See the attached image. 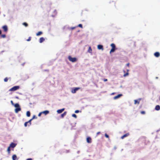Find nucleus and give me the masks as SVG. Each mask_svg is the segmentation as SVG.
Returning <instances> with one entry per match:
<instances>
[{"instance_id": "obj_1", "label": "nucleus", "mask_w": 160, "mask_h": 160, "mask_svg": "<svg viewBox=\"0 0 160 160\" xmlns=\"http://www.w3.org/2000/svg\"><path fill=\"white\" fill-rule=\"evenodd\" d=\"M14 106L16 108L15 109V112L16 113H17L18 112L21 111V108L18 103H16L14 104Z\"/></svg>"}, {"instance_id": "obj_2", "label": "nucleus", "mask_w": 160, "mask_h": 160, "mask_svg": "<svg viewBox=\"0 0 160 160\" xmlns=\"http://www.w3.org/2000/svg\"><path fill=\"white\" fill-rule=\"evenodd\" d=\"M110 46L112 48V49H111L110 51V53H111V52H114L116 48L115 45L114 43H112L111 44Z\"/></svg>"}, {"instance_id": "obj_3", "label": "nucleus", "mask_w": 160, "mask_h": 160, "mask_svg": "<svg viewBox=\"0 0 160 160\" xmlns=\"http://www.w3.org/2000/svg\"><path fill=\"white\" fill-rule=\"evenodd\" d=\"M19 86H15L10 89H9V91H16L19 88Z\"/></svg>"}, {"instance_id": "obj_4", "label": "nucleus", "mask_w": 160, "mask_h": 160, "mask_svg": "<svg viewBox=\"0 0 160 160\" xmlns=\"http://www.w3.org/2000/svg\"><path fill=\"white\" fill-rule=\"evenodd\" d=\"M69 60L72 62H74L77 61V59L75 58H72L70 56H69L68 57Z\"/></svg>"}, {"instance_id": "obj_5", "label": "nucleus", "mask_w": 160, "mask_h": 160, "mask_svg": "<svg viewBox=\"0 0 160 160\" xmlns=\"http://www.w3.org/2000/svg\"><path fill=\"white\" fill-rule=\"evenodd\" d=\"M28 126H30L31 124V120H29L28 121L25 122L24 124V126L26 127L28 126Z\"/></svg>"}, {"instance_id": "obj_6", "label": "nucleus", "mask_w": 160, "mask_h": 160, "mask_svg": "<svg viewBox=\"0 0 160 160\" xmlns=\"http://www.w3.org/2000/svg\"><path fill=\"white\" fill-rule=\"evenodd\" d=\"M4 32H6L8 30V27L6 25H4L2 27Z\"/></svg>"}, {"instance_id": "obj_7", "label": "nucleus", "mask_w": 160, "mask_h": 160, "mask_svg": "<svg viewBox=\"0 0 160 160\" xmlns=\"http://www.w3.org/2000/svg\"><path fill=\"white\" fill-rule=\"evenodd\" d=\"M79 88H76L72 90V92L73 93H75L76 91L79 90Z\"/></svg>"}, {"instance_id": "obj_8", "label": "nucleus", "mask_w": 160, "mask_h": 160, "mask_svg": "<svg viewBox=\"0 0 160 160\" xmlns=\"http://www.w3.org/2000/svg\"><path fill=\"white\" fill-rule=\"evenodd\" d=\"M129 135V133H127L124 135H123L121 137V138L122 139H123L124 138L126 137Z\"/></svg>"}, {"instance_id": "obj_9", "label": "nucleus", "mask_w": 160, "mask_h": 160, "mask_svg": "<svg viewBox=\"0 0 160 160\" xmlns=\"http://www.w3.org/2000/svg\"><path fill=\"white\" fill-rule=\"evenodd\" d=\"M122 94H119L117 96H115L113 98L114 99H117L118 98H119L120 97L122 96Z\"/></svg>"}, {"instance_id": "obj_10", "label": "nucleus", "mask_w": 160, "mask_h": 160, "mask_svg": "<svg viewBox=\"0 0 160 160\" xmlns=\"http://www.w3.org/2000/svg\"><path fill=\"white\" fill-rule=\"evenodd\" d=\"M98 48L99 50L102 49V50H103V46L102 45H98Z\"/></svg>"}, {"instance_id": "obj_11", "label": "nucleus", "mask_w": 160, "mask_h": 160, "mask_svg": "<svg viewBox=\"0 0 160 160\" xmlns=\"http://www.w3.org/2000/svg\"><path fill=\"white\" fill-rule=\"evenodd\" d=\"M16 146V144H15V143H14L13 142H12L10 144L9 146L10 147H11L12 148H14V147H15Z\"/></svg>"}, {"instance_id": "obj_12", "label": "nucleus", "mask_w": 160, "mask_h": 160, "mask_svg": "<svg viewBox=\"0 0 160 160\" xmlns=\"http://www.w3.org/2000/svg\"><path fill=\"white\" fill-rule=\"evenodd\" d=\"M91 138L90 137H89L87 138V142L90 143L91 142Z\"/></svg>"}, {"instance_id": "obj_13", "label": "nucleus", "mask_w": 160, "mask_h": 160, "mask_svg": "<svg viewBox=\"0 0 160 160\" xmlns=\"http://www.w3.org/2000/svg\"><path fill=\"white\" fill-rule=\"evenodd\" d=\"M64 110V108H62L57 110V112L58 113H61Z\"/></svg>"}, {"instance_id": "obj_14", "label": "nucleus", "mask_w": 160, "mask_h": 160, "mask_svg": "<svg viewBox=\"0 0 160 160\" xmlns=\"http://www.w3.org/2000/svg\"><path fill=\"white\" fill-rule=\"evenodd\" d=\"M45 40V39L43 37H41L40 38L39 42L40 43H41Z\"/></svg>"}, {"instance_id": "obj_15", "label": "nucleus", "mask_w": 160, "mask_h": 160, "mask_svg": "<svg viewBox=\"0 0 160 160\" xmlns=\"http://www.w3.org/2000/svg\"><path fill=\"white\" fill-rule=\"evenodd\" d=\"M42 114H44L45 115H46L49 113V111L48 110H45L42 112Z\"/></svg>"}, {"instance_id": "obj_16", "label": "nucleus", "mask_w": 160, "mask_h": 160, "mask_svg": "<svg viewBox=\"0 0 160 160\" xmlns=\"http://www.w3.org/2000/svg\"><path fill=\"white\" fill-rule=\"evenodd\" d=\"M154 55L156 57H158L160 56V54L159 52H156L154 53Z\"/></svg>"}, {"instance_id": "obj_17", "label": "nucleus", "mask_w": 160, "mask_h": 160, "mask_svg": "<svg viewBox=\"0 0 160 160\" xmlns=\"http://www.w3.org/2000/svg\"><path fill=\"white\" fill-rule=\"evenodd\" d=\"M155 109L157 111H158L160 110V106L159 105H157L156 106Z\"/></svg>"}, {"instance_id": "obj_18", "label": "nucleus", "mask_w": 160, "mask_h": 160, "mask_svg": "<svg viewBox=\"0 0 160 160\" xmlns=\"http://www.w3.org/2000/svg\"><path fill=\"white\" fill-rule=\"evenodd\" d=\"M17 157L15 154L13 155L12 156V159L13 160H16Z\"/></svg>"}, {"instance_id": "obj_19", "label": "nucleus", "mask_w": 160, "mask_h": 160, "mask_svg": "<svg viewBox=\"0 0 160 160\" xmlns=\"http://www.w3.org/2000/svg\"><path fill=\"white\" fill-rule=\"evenodd\" d=\"M42 32L41 31H39L38 32L37 34L36 35L37 36H38L39 35H41L42 34Z\"/></svg>"}, {"instance_id": "obj_20", "label": "nucleus", "mask_w": 160, "mask_h": 160, "mask_svg": "<svg viewBox=\"0 0 160 160\" xmlns=\"http://www.w3.org/2000/svg\"><path fill=\"white\" fill-rule=\"evenodd\" d=\"M127 72L125 73H124V74L123 75V76L124 77H126V76H127L128 75L129 73H128V71H129V70L128 69H127Z\"/></svg>"}, {"instance_id": "obj_21", "label": "nucleus", "mask_w": 160, "mask_h": 160, "mask_svg": "<svg viewBox=\"0 0 160 160\" xmlns=\"http://www.w3.org/2000/svg\"><path fill=\"white\" fill-rule=\"evenodd\" d=\"M66 112H65L63 113L61 115V117L63 118L66 114Z\"/></svg>"}, {"instance_id": "obj_22", "label": "nucleus", "mask_w": 160, "mask_h": 160, "mask_svg": "<svg viewBox=\"0 0 160 160\" xmlns=\"http://www.w3.org/2000/svg\"><path fill=\"white\" fill-rule=\"evenodd\" d=\"M27 116L28 117H29L30 116V112L29 111H28L26 113Z\"/></svg>"}, {"instance_id": "obj_23", "label": "nucleus", "mask_w": 160, "mask_h": 160, "mask_svg": "<svg viewBox=\"0 0 160 160\" xmlns=\"http://www.w3.org/2000/svg\"><path fill=\"white\" fill-rule=\"evenodd\" d=\"M10 146H9L8 148V149H7V151L8 153H10V151H11V150H10Z\"/></svg>"}, {"instance_id": "obj_24", "label": "nucleus", "mask_w": 160, "mask_h": 160, "mask_svg": "<svg viewBox=\"0 0 160 160\" xmlns=\"http://www.w3.org/2000/svg\"><path fill=\"white\" fill-rule=\"evenodd\" d=\"M35 118H37V117L35 115H34L33 116L32 118L31 119H30V120H31V121L34 119H35Z\"/></svg>"}, {"instance_id": "obj_25", "label": "nucleus", "mask_w": 160, "mask_h": 160, "mask_svg": "<svg viewBox=\"0 0 160 160\" xmlns=\"http://www.w3.org/2000/svg\"><path fill=\"white\" fill-rule=\"evenodd\" d=\"M22 25L27 27L28 26V24L26 22H24L22 23Z\"/></svg>"}, {"instance_id": "obj_26", "label": "nucleus", "mask_w": 160, "mask_h": 160, "mask_svg": "<svg viewBox=\"0 0 160 160\" xmlns=\"http://www.w3.org/2000/svg\"><path fill=\"white\" fill-rule=\"evenodd\" d=\"M134 104H136L138 103V104H139V101H138L137 100H135L134 101Z\"/></svg>"}, {"instance_id": "obj_27", "label": "nucleus", "mask_w": 160, "mask_h": 160, "mask_svg": "<svg viewBox=\"0 0 160 160\" xmlns=\"http://www.w3.org/2000/svg\"><path fill=\"white\" fill-rule=\"evenodd\" d=\"M92 50L91 48V47H89L88 49V51L89 52L91 53L92 52Z\"/></svg>"}, {"instance_id": "obj_28", "label": "nucleus", "mask_w": 160, "mask_h": 160, "mask_svg": "<svg viewBox=\"0 0 160 160\" xmlns=\"http://www.w3.org/2000/svg\"><path fill=\"white\" fill-rule=\"evenodd\" d=\"M8 78L7 77H6L4 79V81L5 82H7L8 81Z\"/></svg>"}, {"instance_id": "obj_29", "label": "nucleus", "mask_w": 160, "mask_h": 160, "mask_svg": "<svg viewBox=\"0 0 160 160\" xmlns=\"http://www.w3.org/2000/svg\"><path fill=\"white\" fill-rule=\"evenodd\" d=\"M6 37V36L5 34H2L1 35V37L3 38H5Z\"/></svg>"}, {"instance_id": "obj_30", "label": "nucleus", "mask_w": 160, "mask_h": 160, "mask_svg": "<svg viewBox=\"0 0 160 160\" xmlns=\"http://www.w3.org/2000/svg\"><path fill=\"white\" fill-rule=\"evenodd\" d=\"M72 116L73 117L75 118H76L77 117V115L75 114H72Z\"/></svg>"}, {"instance_id": "obj_31", "label": "nucleus", "mask_w": 160, "mask_h": 160, "mask_svg": "<svg viewBox=\"0 0 160 160\" xmlns=\"http://www.w3.org/2000/svg\"><path fill=\"white\" fill-rule=\"evenodd\" d=\"M105 136L106 138H109V136L107 133H105Z\"/></svg>"}, {"instance_id": "obj_32", "label": "nucleus", "mask_w": 160, "mask_h": 160, "mask_svg": "<svg viewBox=\"0 0 160 160\" xmlns=\"http://www.w3.org/2000/svg\"><path fill=\"white\" fill-rule=\"evenodd\" d=\"M31 37H29L28 38V39H27L26 40L27 41H29L31 40Z\"/></svg>"}, {"instance_id": "obj_33", "label": "nucleus", "mask_w": 160, "mask_h": 160, "mask_svg": "<svg viewBox=\"0 0 160 160\" xmlns=\"http://www.w3.org/2000/svg\"><path fill=\"white\" fill-rule=\"evenodd\" d=\"M78 27H80L82 28V24H80L78 25Z\"/></svg>"}, {"instance_id": "obj_34", "label": "nucleus", "mask_w": 160, "mask_h": 160, "mask_svg": "<svg viewBox=\"0 0 160 160\" xmlns=\"http://www.w3.org/2000/svg\"><path fill=\"white\" fill-rule=\"evenodd\" d=\"M42 114V112H40V113L38 114V116L39 117H40V116H41V115Z\"/></svg>"}, {"instance_id": "obj_35", "label": "nucleus", "mask_w": 160, "mask_h": 160, "mask_svg": "<svg viewBox=\"0 0 160 160\" xmlns=\"http://www.w3.org/2000/svg\"><path fill=\"white\" fill-rule=\"evenodd\" d=\"M141 113L142 114H144L145 113V112L144 111H142L141 112Z\"/></svg>"}, {"instance_id": "obj_36", "label": "nucleus", "mask_w": 160, "mask_h": 160, "mask_svg": "<svg viewBox=\"0 0 160 160\" xmlns=\"http://www.w3.org/2000/svg\"><path fill=\"white\" fill-rule=\"evenodd\" d=\"M79 112V110H76V111H75V113H78Z\"/></svg>"}, {"instance_id": "obj_37", "label": "nucleus", "mask_w": 160, "mask_h": 160, "mask_svg": "<svg viewBox=\"0 0 160 160\" xmlns=\"http://www.w3.org/2000/svg\"><path fill=\"white\" fill-rule=\"evenodd\" d=\"M11 102L12 104V105H14V103H13V101H11Z\"/></svg>"}, {"instance_id": "obj_38", "label": "nucleus", "mask_w": 160, "mask_h": 160, "mask_svg": "<svg viewBox=\"0 0 160 160\" xmlns=\"http://www.w3.org/2000/svg\"><path fill=\"white\" fill-rule=\"evenodd\" d=\"M100 133V132H97V135L98 136L99 134Z\"/></svg>"}, {"instance_id": "obj_39", "label": "nucleus", "mask_w": 160, "mask_h": 160, "mask_svg": "<svg viewBox=\"0 0 160 160\" xmlns=\"http://www.w3.org/2000/svg\"><path fill=\"white\" fill-rule=\"evenodd\" d=\"M104 82H106L108 81V79H104L103 80Z\"/></svg>"}, {"instance_id": "obj_40", "label": "nucleus", "mask_w": 160, "mask_h": 160, "mask_svg": "<svg viewBox=\"0 0 160 160\" xmlns=\"http://www.w3.org/2000/svg\"><path fill=\"white\" fill-rule=\"evenodd\" d=\"M26 160H32V159L31 158H29L27 159Z\"/></svg>"}, {"instance_id": "obj_41", "label": "nucleus", "mask_w": 160, "mask_h": 160, "mask_svg": "<svg viewBox=\"0 0 160 160\" xmlns=\"http://www.w3.org/2000/svg\"><path fill=\"white\" fill-rule=\"evenodd\" d=\"M129 63H128L127 64V65L128 66V67H129Z\"/></svg>"}, {"instance_id": "obj_42", "label": "nucleus", "mask_w": 160, "mask_h": 160, "mask_svg": "<svg viewBox=\"0 0 160 160\" xmlns=\"http://www.w3.org/2000/svg\"><path fill=\"white\" fill-rule=\"evenodd\" d=\"M75 27H72V28H71V29H75Z\"/></svg>"}, {"instance_id": "obj_43", "label": "nucleus", "mask_w": 160, "mask_h": 160, "mask_svg": "<svg viewBox=\"0 0 160 160\" xmlns=\"http://www.w3.org/2000/svg\"><path fill=\"white\" fill-rule=\"evenodd\" d=\"M2 33V32L1 30H0V35H1Z\"/></svg>"}, {"instance_id": "obj_44", "label": "nucleus", "mask_w": 160, "mask_h": 160, "mask_svg": "<svg viewBox=\"0 0 160 160\" xmlns=\"http://www.w3.org/2000/svg\"><path fill=\"white\" fill-rule=\"evenodd\" d=\"M123 72H124V73H125V71H123Z\"/></svg>"}, {"instance_id": "obj_45", "label": "nucleus", "mask_w": 160, "mask_h": 160, "mask_svg": "<svg viewBox=\"0 0 160 160\" xmlns=\"http://www.w3.org/2000/svg\"><path fill=\"white\" fill-rule=\"evenodd\" d=\"M159 99H160V98H159Z\"/></svg>"}]
</instances>
